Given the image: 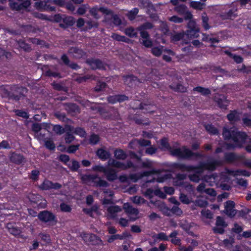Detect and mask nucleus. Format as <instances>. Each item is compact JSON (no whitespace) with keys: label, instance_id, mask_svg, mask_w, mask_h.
Listing matches in <instances>:
<instances>
[{"label":"nucleus","instance_id":"f257e3e1","mask_svg":"<svg viewBox=\"0 0 251 251\" xmlns=\"http://www.w3.org/2000/svg\"><path fill=\"white\" fill-rule=\"evenodd\" d=\"M233 176H249V172L244 170H238L233 171L228 173V176L226 174H221L219 176L212 175L211 176H206L203 178L204 180L208 183L209 185L213 186L216 185L221 187L224 190H228L230 186L225 182H227L229 180V177Z\"/></svg>","mask_w":251,"mask_h":251},{"label":"nucleus","instance_id":"f03ea898","mask_svg":"<svg viewBox=\"0 0 251 251\" xmlns=\"http://www.w3.org/2000/svg\"><path fill=\"white\" fill-rule=\"evenodd\" d=\"M220 164V162L217 161L209 160L206 163H201L198 167L181 164L179 165V168L182 171L194 173V175L190 176V179L193 181L198 182L202 178L201 174L204 170L212 171Z\"/></svg>","mask_w":251,"mask_h":251},{"label":"nucleus","instance_id":"7ed1b4c3","mask_svg":"<svg viewBox=\"0 0 251 251\" xmlns=\"http://www.w3.org/2000/svg\"><path fill=\"white\" fill-rule=\"evenodd\" d=\"M160 148L164 151H168L175 156L181 158H189L195 155L189 149L183 147L181 148L172 149L169 145L166 139L160 141Z\"/></svg>","mask_w":251,"mask_h":251},{"label":"nucleus","instance_id":"20e7f679","mask_svg":"<svg viewBox=\"0 0 251 251\" xmlns=\"http://www.w3.org/2000/svg\"><path fill=\"white\" fill-rule=\"evenodd\" d=\"M223 134L226 139H232L237 146H241L247 137L245 133L238 132L234 127L230 130L224 128Z\"/></svg>","mask_w":251,"mask_h":251},{"label":"nucleus","instance_id":"39448f33","mask_svg":"<svg viewBox=\"0 0 251 251\" xmlns=\"http://www.w3.org/2000/svg\"><path fill=\"white\" fill-rule=\"evenodd\" d=\"M50 4L62 6L64 4V2L62 0H47L36 2L35 3V8L41 11H53L54 7Z\"/></svg>","mask_w":251,"mask_h":251},{"label":"nucleus","instance_id":"423d86ee","mask_svg":"<svg viewBox=\"0 0 251 251\" xmlns=\"http://www.w3.org/2000/svg\"><path fill=\"white\" fill-rule=\"evenodd\" d=\"M92 170L94 172L103 173L108 180L112 181L117 177V172L114 170L106 168L101 165H95L92 167Z\"/></svg>","mask_w":251,"mask_h":251},{"label":"nucleus","instance_id":"0eeeda50","mask_svg":"<svg viewBox=\"0 0 251 251\" xmlns=\"http://www.w3.org/2000/svg\"><path fill=\"white\" fill-rule=\"evenodd\" d=\"M82 180L85 183L88 184H93L97 186H107V183L101 179V178L96 176L92 175H83L81 176Z\"/></svg>","mask_w":251,"mask_h":251},{"label":"nucleus","instance_id":"6e6552de","mask_svg":"<svg viewBox=\"0 0 251 251\" xmlns=\"http://www.w3.org/2000/svg\"><path fill=\"white\" fill-rule=\"evenodd\" d=\"M109 167L116 168L121 170H124L132 167V163L129 161L126 164L122 163L115 160L110 159L108 161Z\"/></svg>","mask_w":251,"mask_h":251},{"label":"nucleus","instance_id":"1a4fd4ad","mask_svg":"<svg viewBox=\"0 0 251 251\" xmlns=\"http://www.w3.org/2000/svg\"><path fill=\"white\" fill-rule=\"evenodd\" d=\"M123 209L125 210V212L128 215L131 220L135 221L138 218V210L132 207L128 203L124 204Z\"/></svg>","mask_w":251,"mask_h":251},{"label":"nucleus","instance_id":"9d476101","mask_svg":"<svg viewBox=\"0 0 251 251\" xmlns=\"http://www.w3.org/2000/svg\"><path fill=\"white\" fill-rule=\"evenodd\" d=\"M90 12L95 19H98L101 14L107 16L109 13V10L104 7H94L90 10Z\"/></svg>","mask_w":251,"mask_h":251},{"label":"nucleus","instance_id":"9b49d317","mask_svg":"<svg viewBox=\"0 0 251 251\" xmlns=\"http://www.w3.org/2000/svg\"><path fill=\"white\" fill-rule=\"evenodd\" d=\"M38 218L41 221L46 223L53 221L55 219L54 215L48 211L40 212L38 215Z\"/></svg>","mask_w":251,"mask_h":251},{"label":"nucleus","instance_id":"f8f14e48","mask_svg":"<svg viewBox=\"0 0 251 251\" xmlns=\"http://www.w3.org/2000/svg\"><path fill=\"white\" fill-rule=\"evenodd\" d=\"M81 237L85 242L90 244H98L100 241L98 237L93 234L82 233Z\"/></svg>","mask_w":251,"mask_h":251},{"label":"nucleus","instance_id":"ddd939ff","mask_svg":"<svg viewBox=\"0 0 251 251\" xmlns=\"http://www.w3.org/2000/svg\"><path fill=\"white\" fill-rule=\"evenodd\" d=\"M61 187V185L57 183H53L52 182L45 180L39 186V188L42 190H47L50 189H58Z\"/></svg>","mask_w":251,"mask_h":251},{"label":"nucleus","instance_id":"4468645a","mask_svg":"<svg viewBox=\"0 0 251 251\" xmlns=\"http://www.w3.org/2000/svg\"><path fill=\"white\" fill-rule=\"evenodd\" d=\"M224 220L220 217L217 218L216 226L214 227L213 230L215 232L219 233H223L224 231V228L226 226Z\"/></svg>","mask_w":251,"mask_h":251},{"label":"nucleus","instance_id":"2eb2a0df","mask_svg":"<svg viewBox=\"0 0 251 251\" xmlns=\"http://www.w3.org/2000/svg\"><path fill=\"white\" fill-rule=\"evenodd\" d=\"M122 211V208L117 205H111L107 208V215L109 218H115L117 214Z\"/></svg>","mask_w":251,"mask_h":251},{"label":"nucleus","instance_id":"dca6fc26","mask_svg":"<svg viewBox=\"0 0 251 251\" xmlns=\"http://www.w3.org/2000/svg\"><path fill=\"white\" fill-rule=\"evenodd\" d=\"M151 202L153 203L156 207L159 209V210L162 211V212L167 216H169L171 214V211L169 208H168L165 203L161 201H157L155 202H153L152 201H151Z\"/></svg>","mask_w":251,"mask_h":251},{"label":"nucleus","instance_id":"f3484780","mask_svg":"<svg viewBox=\"0 0 251 251\" xmlns=\"http://www.w3.org/2000/svg\"><path fill=\"white\" fill-rule=\"evenodd\" d=\"M225 212L226 214L230 217H233L236 214V210L234 209V203L232 201H228L226 202Z\"/></svg>","mask_w":251,"mask_h":251},{"label":"nucleus","instance_id":"a211bd4d","mask_svg":"<svg viewBox=\"0 0 251 251\" xmlns=\"http://www.w3.org/2000/svg\"><path fill=\"white\" fill-rule=\"evenodd\" d=\"M54 20L57 22H61L62 20L64 23L67 25H73L75 23V19L72 17H66L63 16V17H62L59 15H57L55 16Z\"/></svg>","mask_w":251,"mask_h":251},{"label":"nucleus","instance_id":"6ab92c4d","mask_svg":"<svg viewBox=\"0 0 251 251\" xmlns=\"http://www.w3.org/2000/svg\"><path fill=\"white\" fill-rule=\"evenodd\" d=\"M73 130V127L70 126H67L66 127V135L65 137V140L66 143H70L75 139V137L72 134V133H74Z\"/></svg>","mask_w":251,"mask_h":251},{"label":"nucleus","instance_id":"aec40b11","mask_svg":"<svg viewBox=\"0 0 251 251\" xmlns=\"http://www.w3.org/2000/svg\"><path fill=\"white\" fill-rule=\"evenodd\" d=\"M141 36L142 38V44L146 47H151L152 45V42L149 39V35L147 32L141 31Z\"/></svg>","mask_w":251,"mask_h":251},{"label":"nucleus","instance_id":"412c9836","mask_svg":"<svg viewBox=\"0 0 251 251\" xmlns=\"http://www.w3.org/2000/svg\"><path fill=\"white\" fill-rule=\"evenodd\" d=\"M127 99V97L124 95L113 96L108 97V100L109 102L114 103L117 101H123Z\"/></svg>","mask_w":251,"mask_h":251},{"label":"nucleus","instance_id":"4be33fe9","mask_svg":"<svg viewBox=\"0 0 251 251\" xmlns=\"http://www.w3.org/2000/svg\"><path fill=\"white\" fill-rule=\"evenodd\" d=\"M50 126L51 125L50 124L45 123H43L42 125H40L38 123H35L33 124L32 128L34 131L38 132L42 128H45L47 130H48V129L50 127Z\"/></svg>","mask_w":251,"mask_h":251},{"label":"nucleus","instance_id":"5701e85b","mask_svg":"<svg viewBox=\"0 0 251 251\" xmlns=\"http://www.w3.org/2000/svg\"><path fill=\"white\" fill-rule=\"evenodd\" d=\"M97 154L101 160H106L109 158L110 153L103 149H99L97 151Z\"/></svg>","mask_w":251,"mask_h":251},{"label":"nucleus","instance_id":"b1692460","mask_svg":"<svg viewBox=\"0 0 251 251\" xmlns=\"http://www.w3.org/2000/svg\"><path fill=\"white\" fill-rule=\"evenodd\" d=\"M124 81L125 83L129 86H132L133 85L136 84L138 80L135 76H128L125 78Z\"/></svg>","mask_w":251,"mask_h":251},{"label":"nucleus","instance_id":"393cba45","mask_svg":"<svg viewBox=\"0 0 251 251\" xmlns=\"http://www.w3.org/2000/svg\"><path fill=\"white\" fill-rule=\"evenodd\" d=\"M227 117L228 120L232 123L237 122L240 119V114L236 111H233L230 113L227 116Z\"/></svg>","mask_w":251,"mask_h":251},{"label":"nucleus","instance_id":"a878e982","mask_svg":"<svg viewBox=\"0 0 251 251\" xmlns=\"http://www.w3.org/2000/svg\"><path fill=\"white\" fill-rule=\"evenodd\" d=\"M175 55L174 52L170 50H164L163 53V58L167 62H170L172 60V57Z\"/></svg>","mask_w":251,"mask_h":251},{"label":"nucleus","instance_id":"bb28decb","mask_svg":"<svg viewBox=\"0 0 251 251\" xmlns=\"http://www.w3.org/2000/svg\"><path fill=\"white\" fill-rule=\"evenodd\" d=\"M137 30H138V28L134 29L132 27H130L126 29L125 32L126 35H128L130 37L133 38L137 36Z\"/></svg>","mask_w":251,"mask_h":251},{"label":"nucleus","instance_id":"cd10ccee","mask_svg":"<svg viewBox=\"0 0 251 251\" xmlns=\"http://www.w3.org/2000/svg\"><path fill=\"white\" fill-rule=\"evenodd\" d=\"M215 100L221 108H225L227 105L228 102L224 96H220L218 99L216 98Z\"/></svg>","mask_w":251,"mask_h":251},{"label":"nucleus","instance_id":"c85d7f7f","mask_svg":"<svg viewBox=\"0 0 251 251\" xmlns=\"http://www.w3.org/2000/svg\"><path fill=\"white\" fill-rule=\"evenodd\" d=\"M199 28H195V29H189L186 33V35L188 37L190 38H196L198 37L199 36Z\"/></svg>","mask_w":251,"mask_h":251},{"label":"nucleus","instance_id":"c756f323","mask_svg":"<svg viewBox=\"0 0 251 251\" xmlns=\"http://www.w3.org/2000/svg\"><path fill=\"white\" fill-rule=\"evenodd\" d=\"M88 63L93 69L101 68L102 66V63L99 60H92L88 61Z\"/></svg>","mask_w":251,"mask_h":251},{"label":"nucleus","instance_id":"7c9ffc66","mask_svg":"<svg viewBox=\"0 0 251 251\" xmlns=\"http://www.w3.org/2000/svg\"><path fill=\"white\" fill-rule=\"evenodd\" d=\"M164 50H166V49H164L163 46H159L153 48L151 50V52L154 55L158 56L163 53Z\"/></svg>","mask_w":251,"mask_h":251},{"label":"nucleus","instance_id":"2f4dec72","mask_svg":"<svg viewBox=\"0 0 251 251\" xmlns=\"http://www.w3.org/2000/svg\"><path fill=\"white\" fill-rule=\"evenodd\" d=\"M107 16H108V17H106L105 18L107 19L110 18L111 19H112L114 25H118L121 24V21L119 19V18L117 15H113L112 12L110 10L109 13L108 15H107Z\"/></svg>","mask_w":251,"mask_h":251},{"label":"nucleus","instance_id":"473e14b6","mask_svg":"<svg viewBox=\"0 0 251 251\" xmlns=\"http://www.w3.org/2000/svg\"><path fill=\"white\" fill-rule=\"evenodd\" d=\"M171 87L173 89L175 90V91L180 92H185L186 90V88L180 83L176 84L174 83L171 85Z\"/></svg>","mask_w":251,"mask_h":251},{"label":"nucleus","instance_id":"72a5a7b5","mask_svg":"<svg viewBox=\"0 0 251 251\" xmlns=\"http://www.w3.org/2000/svg\"><path fill=\"white\" fill-rule=\"evenodd\" d=\"M190 6L195 9L201 10L205 6V4L199 1H191Z\"/></svg>","mask_w":251,"mask_h":251},{"label":"nucleus","instance_id":"f704fd0d","mask_svg":"<svg viewBox=\"0 0 251 251\" xmlns=\"http://www.w3.org/2000/svg\"><path fill=\"white\" fill-rule=\"evenodd\" d=\"M69 167L74 171H77L80 167L79 163L78 161L75 160H72L68 164Z\"/></svg>","mask_w":251,"mask_h":251},{"label":"nucleus","instance_id":"c9c22d12","mask_svg":"<svg viewBox=\"0 0 251 251\" xmlns=\"http://www.w3.org/2000/svg\"><path fill=\"white\" fill-rule=\"evenodd\" d=\"M114 156L119 159H125L126 157V153L121 150H116L114 152Z\"/></svg>","mask_w":251,"mask_h":251},{"label":"nucleus","instance_id":"e433bc0d","mask_svg":"<svg viewBox=\"0 0 251 251\" xmlns=\"http://www.w3.org/2000/svg\"><path fill=\"white\" fill-rule=\"evenodd\" d=\"M195 91L201 93L202 95H207L210 94V90L207 88H203L201 87H197L194 89Z\"/></svg>","mask_w":251,"mask_h":251},{"label":"nucleus","instance_id":"4c0bfd02","mask_svg":"<svg viewBox=\"0 0 251 251\" xmlns=\"http://www.w3.org/2000/svg\"><path fill=\"white\" fill-rule=\"evenodd\" d=\"M132 201L137 204H142L146 202V200L140 196H135L131 198Z\"/></svg>","mask_w":251,"mask_h":251},{"label":"nucleus","instance_id":"58836bf2","mask_svg":"<svg viewBox=\"0 0 251 251\" xmlns=\"http://www.w3.org/2000/svg\"><path fill=\"white\" fill-rule=\"evenodd\" d=\"M177 234L176 231H174L170 235V237L172 238L171 242L176 245H178L180 242V239L176 237Z\"/></svg>","mask_w":251,"mask_h":251},{"label":"nucleus","instance_id":"ea45409f","mask_svg":"<svg viewBox=\"0 0 251 251\" xmlns=\"http://www.w3.org/2000/svg\"><path fill=\"white\" fill-rule=\"evenodd\" d=\"M179 199L182 203L186 204H188L193 201L192 199H190L186 195L182 194H180Z\"/></svg>","mask_w":251,"mask_h":251},{"label":"nucleus","instance_id":"a19ab883","mask_svg":"<svg viewBox=\"0 0 251 251\" xmlns=\"http://www.w3.org/2000/svg\"><path fill=\"white\" fill-rule=\"evenodd\" d=\"M138 13V9L137 8H134L130 11L127 14V16L130 20H133L135 19L136 15Z\"/></svg>","mask_w":251,"mask_h":251},{"label":"nucleus","instance_id":"79ce46f5","mask_svg":"<svg viewBox=\"0 0 251 251\" xmlns=\"http://www.w3.org/2000/svg\"><path fill=\"white\" fill-rule=\"evenodd\" d=\"M206 130L210 133L216 134L218 133V130L212 125H207L205 126Z\"/></svg>","mask_w":251,"mask_h":251},{"label":"nucleus","instance_id":"37998d69","mask_svg":"<svg viewBox=\"0 0 251 251\" xmlns=\"http://www.w3.org/2000/svg\"><path fill=\"white\" fill-rule=\"evenodd\" d=\"M184 177L185 176L183 175H178L177 177L178 180L175 182V185L177 186H183L184 187H187V186L182 180Z\"/></svg>","mask_w":251,"mask_h":251},{"label":"nucleus","instance_id":"c03bdc74","mask_svg":"<svg viewBox=\"0 0 251 251\" xmlns=\"http://www.w3.org/2000/svg\"><path fill=\"white\" fill-rule=\"evenodd\" d=\"M73 132L74 133L80 136V137H84L85 134V131L81 128L78 127L76 128H73Z\"/></svg>","mask_w":251,"mask_h":251},{"label":"nucleus","instance_id":"a18cd8bd","mask_svg":"<svg viewBox=\"0 0 251 251\" xmlns=\"http://www.w3.org/2000/svg\"><path fill=\"white\" fill-rule=\"evenodd\" d=\"M177 205L173 206L171 209H170L171 213H172L176 215L179 216L182 214V211L179 208Z\"/></svg>","mask_w":251,"mask_h":251},{"label":"nucleus","instance_id":"49530a36","mask_svg":"<svg viewBox=\"0 0 251 251\" xmlns=\"http://www.w3.org/2000/svg\"><path fill=\"white\" fill-rule=\"evenodd\" d=\"M169 177V176L166 174L162 173L159 175V176H157L156 178H154V179H156V181L158 182H163L165 180L168 179Z\"/></svg>","mask_w":251,"mask_h":251},{"label":"nucleus","instance_id":"de8ad7c7","mask_svg":"<svg viewBox=\"0 0 251 251\" xmlns=\"http://www.w3.org/2000/svg\"><path fill=\"white\" fill-rule=\"evenodd\" d=\"M89 8V6L87 4L81 5L77 9V13L79 15L84 14L87 9Z\"/></svg>","mask_w":251,"mask_h":251},{"label":"nucleus","instance_id":"09e8293b","mask_svg":"<svg viewBox=\"0 0 251 251\" xmlns=\"http://www.w3.org/2000/svg\"><path fill=\"white\" fill-rule=\"evenodd\" d=\"M53 131L57 134L61 135L63 133L65 130L61 126L59 125H55L53 127Z\"/></svg>","mask_w":251,"mask_h":251},{"label":"nucleus","instance_id":"8fccbe9b","mask_svg":"<svg viewBox=\"0 0 251 251\" xmlns=\"http://www.w3.org/2000/svg\"><path fill=\"white\" fill-rule=\"evenodd\" d=\"M112 37L113 39L118 41L127 42V40L125 36H121L117 34H113Z\"/></svg>","mask_w":251,"mask_h":251},{"label":"nucleus","instance_id":"3c124183","mask_svg":"<svg viewBox=\"0 0 251 251\" xmlns=\"http://www.w3.org/2000/svg\"><path fill=\"white\" fill-rule=\"evenodd\" d=\"M8 228L9 232L11 234H12L15 236L20 234V233L21 232L20 230L16 227H11V226H8Z\"/></svg>","mask_w":251,"mask_h":251},{"label":"nucleus","instance_id":"603ef678","mask_svg":"<svg viewBox=\"0 0 251 251\" xmlns=\"http://www.w3.org/2000/svg\"><path fill=\"white\" fill-rule=\"evenodd\" d=\"M10 6L13 9H15L16 10L22 9V5L20 4V3L13 2V1H10Z\"/></svg>","mask_w":251,"mask_h":251},{"label":"nucleus","instance_id":"864d4df0","mask_svg":"<svg viewBox=\"0 0 251 251\" xmlns=\"http://www.w3.org/2000/svg\"><path fill=\"white\" fill-rule=\"evenodd\" d=\"M45 144L46 147L50 150H53L55 148L54 143L50 139L46 140L45 141Z\"/></svg>","mask_w":251,"mask_h":251},{"label":"nucleus","instance_id":"5fc2aeb1","mask_svg":"<svg viewBox=\"0 0 251 251\" xmlns=\"http://www.w3.org/2000/svg\"><path fill=\"white\" fill-rule=\"evenodd\" d=\"M202 25L205 30H207L209 28V26L208 25L207 22L208 20V17L206 15H203L202 16Z\"/></svg>","mask_w":251,"mask_h":251},{"label":"nucleus","instance_id":"6e6d98bb","mask_svg":"<svg viewBox=\"0 0 251 251\" xmlns=\"http://www.w3.org/2000/svg\"><path fill=\"white\" fill-rule=\"evenodd\" d=\"M202 215L208 219L212 218V214L209 210L203 209L201 211Z\"/></svg>","mask_w":251,"mask_h":251},{"label":"nucleus","instance_id":"4d7b16f0","mask_svg":"<svg viewBox=\"0 0 251 251\" xmlns=\"http://www.w3.org/2000/svg\"><path fill=\"white\" fill-rule=\"evenodd\" d=\"M152 27V25L150 23H147L142 25H141L140 27L138 28V30L140 31V32L141 31H144L145 29H150Z\"/></svg>","mask_w":251,"mask_h":251},{"label":"nucleus","instance_id":"13d9d810","mask_svg":"<svg viewBox=\"0 0 251 251\" xmlns=\"http://www.w3.org/2000/svg\"><path fill=\"white\" fill-rule=\"evenodd\" d=\"M196 205L200 207H203L207 205V202L205 200L199 199L195 201Z\"/></svg>","mask_w":251,"mask_h":251},{"label":"nucleus","instance_id":"bf43d9fd","mask_svg":"<svg viewBox=\"0 0 251 251\" xmlns=\"http://www.w3.org/2000/svg\"><path fill=\"white\" fill-rule=\"evenodd\" d=\"M99 141V137L95 134H93L91 136L90 138V142L92 144H97Z\"/></svg>","mask_w":251,"mask_h":251},{"label":"nucleus","instance_id":"052dcab7","mask_svg":"<svg viewBox=\"0 0 251 251\" xmlns=\"http://www.w3.org/2000/svg\"><path fill=\"white\" fill-rule=\"evenodd\" d=\"M79 146L78 145L70 146L68 148L67 151L69 153H74L78 149Z\"/></svg>","mask_w":251,"mask_h":251},{"label":"nucleus","instance_id":"680f3d73","mask_svg":"<svg viewBox=\"0 0 251 251\" xmlns=\"http://www.w3.org/2000/svg\"><path fill=\"white\" fill-rule=\"evenodd\" d=\"M184 35L182 33H176L171 37L172 40L173 41H177L184 37Z\"/></svg>","mask_w":251,"mask_h":251},{"label":"nucleus","instance_id":"e2e57ef3","mask_svg":"<svg viewBox=\"0 0 251 251\" xmlns=\"http://www.w3.org/2000/svg\"><path fill=\"white\" fill-rule=\"evenodd\" d=\"M169 21L176 23H180L183 22V19L176 16H174L169 19Z\"/></svg>","mask_w":251,"mask_h":251},{"label":"nucleus","instance_id":"0e129e2a","mask_svg":"<svg viewBox=\"0 0 251 251\" xmlns=\"http://www.w3.org/2000/svg\"><path fill=\"white\" fill-rule=\"evenodd\" d=\"M175 10L181 14L184 13L186 10V7L184 5H181L178 6H177L175 8Z\"/></svg>","mask_w":251,"mask_h":251},{"label":"nucleus","instance_id":"69168bd1","mask_svg":"<svg viewBox=\"0 0 251 251\" xmlns=\"http://www.w3.org/2000/svg\"><path fill=\"white\" fill-rule=\"evenodd\" d=\"M243 124L245 126H251V118L248 116H245L243 118Z\"/></svg>","mask_w":251,"mask_h":251},{"label":"nucleus","instance_id":"338daca9","mask_svg":"<svg viewBox=\"0 0 251 251\" xmlns=\"http://www.w3.org/2000/svg\"><path fill=\"white\" fill-rule=\"evenodd\" d=\"M16 114L19 116L25 118H28V114L22 110H17L16 112Z\"/></svg>","mask_w":251,"mask_h":251},{"label":"nucleus","instance_id":"774afa93","mask_svg":"<svg viewBox=\"0 0 251 251\" xmlns=\"http://www.w3.org/2000/svg\"><path fill=\"white\" fill-rule=\"evenodd\" d=\"M154 195L161 198H165L166 197V195L159 189L154 190Z\"/></svg>","mask_w":251,"mask_h":251}]
</instances>
